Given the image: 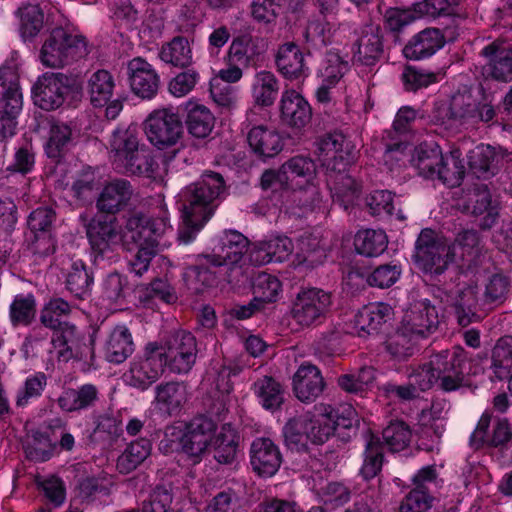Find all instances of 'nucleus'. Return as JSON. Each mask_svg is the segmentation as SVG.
I'll return each instance as SVG.
<instances>
[{"instance_id":"nucleus-1","label":"nucleus","mask_w":512,"mask_h":512,"mask_svg":"<svg viewBox=\"0 0 512 512\" xmlns=\"http://www.w3.org/2000/svg\"><path fill=\"white\" fill-rule=\"evenodd\" d=\"M476 373V369L468 367L464 349L456 346L432 356L428 365L409 375L408 385L389 384L386 386V391L402 399H410L416 396L418 390L425 391L438 381L443 390L453 391L463 384L465 374Z\"/></svg>"},{"instance_id":"nucleus-2","label":"nucleus","mask_w":512,"mask_h":512,"mask_svg":"<svg viewBox=\"0 0 512 512\" xmlns=\"http://www.w3.org/2000/svg\"><path fill=\"white\" fill-rule=\"evenodd\" d=\"M224 180L218 173L206 172L193 184L186 186L178 195L183 225L179 240L188 244L211 218L215 202L224 193Z\"/></svg>"},{"instance_id":"nucleus-3","label":"nucleus","mask_w":512,"mask_h":512,"mask_svg":"<svg viewBox=\"0 0 512 512\" xmlns=\"http://www.w3.org/2000/svg\"><path fill=\"white\" fill-rule=\"evenodd\" d=\"M315 153L321 165L330 172L328 183L332 197L348 209L360 191V185L346 173V168L354 159L353 147L349 146L342 134L335 133L322 137L317 142Z\"/></svg>"},{"instance_id":"nucleus-4","label":"nucleus","mask_w":512,"mask_h":512,"mask_svg":"<svg viewBox=\"0 0 512 512\" xmlns=\"http://www.w3.org/2000/svg\"><path fill=\"white\" fill-rule=\"evenodd\" d=\"M108 147L112 164L119 171L153 180L162 178L159 165L146 145L141 142L136 128L115 129L109 139Z\"/></svg>"},{"instance_id":"nucleus-5","label":"nucleus","mask_w":512,"mask_h":512,"mask_svg":"<svg viewBox=\"0 0 512 512\" xmlns=\"http://www.w3.org/2000/svg\"><path fill=\"white\" fill-rule=\"evenodd\" d=\"M214 431L215 423L207 418L195 419L189 424L175 423L165 429L159 449L164 454L179 452L195 465L209 452Z\"/></svg>"},{"instance_id":"nucleus-6","label":"nucleus","mask_w":512,"mask_h":512,"mask_svg":"<svg viewBox=\"0 0 512 512\" xmlns=\"http://www.w3.org/2000/svg\"><path fill=\"white\" fill-rule=\"evenodd\" d=\"M334 408L319 403L311 411L290 419L283 429L285 442L290 449H304L310 441L323 444L335 431Z\"/></svg>"},{"instance_id":"nucleus-7","label":"nucleus","mask_w":512,"mask_h":512,"mask_svg":"<svg viewBox=\"0 0 512 512\" xmlns=\"http://www.w3.org/2000/svg\"><path fill=\"white\" fill-rule=\"evenodd\" d=\"M283 179L292 189V202L297 206L286 207L293 216L301 217L313 211L321 202V194L315 184L316 166L312 159L296 156L282 165Z\"/></svg>"},{"instance_id":"nucleus-8","label":"nucleus","mask_w":512,"mask_h":512,"mask_svg":"<svg viewBox=\"0 0 512 512\" xmlns=\"http://www.w3.org/2000/svg\"><path fill=\"white\" fill-rule=\"evenodd\" d=\"M146 217L140 213L132 214L126 221L125 229L120 230L116 218L96 216L87 226V236L92 248L103 254L119 245L130 249V243L141 236L138 229L146 223Z\"/></svg>"},{"instance_id":"nucleus-9","label":"nucleus","mask_w":512,"mask_h":512,"mask_svg":"<svg viewBox=\"0 0 512 512\" xmlns=\"http://www.w3.org/2000/svg\"><path fill=\"white\" fill-rule=\"evenodd\" d=\"M87 52V41L83 35L56 28L45 37L39 60L46 67L60 68L84 57Z\"/></svg>"},{"instance_id":"nucleus-10","label":"nucleus","mask_w":512,"mask_h":512,"mask_svg":"<svg viewBox=\"0 0 512 512\" xmlns=\"http://www.w3.org/2000/svg\"><path fill=\"white\" fill-rule=\"evenodd\" d=\"M170 229L168 212L164 207L159 209L156 218L146 219V223L138 229L141 236L138 240L130 243L138 248L134 258L130 260V269L136 275L141 276L148 268L150 261L157 253L158 238Z\"/></svg>"},{"instance_id":"nucleus-11","label":"nucleus","mask_w":512,"mask_h":512,"mask_svg":"<svg viewBox=\"0 0 512 512\" xmlns=\"http://www.w3.org/2000/svg\"><path fill=\"white\" fill-rule=\"evenodd\" d=\"M143 131L149 143L159 150L176 146L184 134L181 119L172 108L153 110L143 122Z\"/></svg>"},{"instance_id":"nucleus-12","label":"nucleus","mask_w":512,"mask_h":512,"mask_svg":"<svg viewBox=\"0 0 512 512\" xmlns=\"http://www.w3.org/2000/svg\"><path fill=\"white\" fill-rule=\"evenodd\" d=\"M481 291L475 279L462 275L455 286L446 292L445 301L453 309L459 325L466 327L480 319L477 307L483 304Z\"/></svg>"},{"instance_id":"nucleus-13","label":"nucleus","mask_w":512,"mask_h":512,"mask_svg":"<svg viewBox=\"0 0 512 512\" xmlns=\"http://www.w3.org/2000/svg\"><path fill=\"white\" fill-rule=\"evenodd\" d=\"M415 261L420 269L440 274L455 258V245L438 238L430 229H424L416 242Z\"/></svg>"},{"instance_id":"nucleus-14","label":"nucleus","mask_w":512,"mask_h":512,"mask_svg":"<svg viewBox=\"0 0 512 512\" xmlns=\"http://www.w3.org/2000/svg\"><path fill=\"white\" fill-rule=\"evenodd\" d=\"M163 354L157 343H148L143 354L130 363L129 370L123 375L124 382L141 390L147 389L163 372Z\"/></svg>"},{"instance_id":"nucleus-15","label":"nucleus","mask_w":512,"mask_h":512,"mask_svg":"<svg viewBox=\"0 0 512 512\" xmlns=\"http://www.w3.org/2000/svg\"><path fill=\"white\" fill-rule=\"evenodd\" d=\"M164 366L174 373H187L195 363L197 345L195 337L186 331L175 333L165 344L160 346Z\"/></svg>"},{"instance_id":"nucleus-16","label":"nucleus","mask_w":512,"mask_h":512,"mask_svg":"<svg viewBox=\"0 0 512 512\" xmlns=\"http://www.w3.org/2000/svg\"><path fill=\"white\" fill-rule=\"evenodd\" d=\"M71 90L70 79L62 73H44L32 89L35 105L43 110H55L65 101Z\"/></svg>"},{"instance_id":"nucleus-17","label":"nucleus","mask_w":512,"mask_h":512,"mask_svg":"<svg viewBox=\"0 0 512 512\" xmlns=\"http://www.w3.org/2000/svg\"><path fill=\"white\" fill-rule=\"evenodd\" d=\"M331 305L329 293L311 288L300 292L294 303L292 316L303 327L319 322L327 313Z\"/></svg>"},{"instance_id":"nucleus-18","label":"nucleus","mask_w":512,"mask_h":512,"mask_svg":"<svg viewBox=\"0 0 512 512\" xmlns=\"http://www.w3.org/2000/svg\"><path fill=\"white\" fill-rule=\"evenodd\" d=\"M352 35L351 51L353 61L364 66H373L383 53L382 37L379 28L365 25L359 29H350Z\"/></svg>"},{"instance_id":"nucleus-19","label":"nucleus","mask_w":512,"mask_h":512,"mask_svg":"<svg viewBox=\"0 0 512 512\" xmlns=\"http://www.w3.org/2000/svg\"><path fill=\"white\" fill-rule=\"evenodd\" d=\"M439 323L438 312L430 301L423 299L412 303L404 312L401 326L411 336H426L432 333Z\"/></svg>"},{"instance_id":"nucleus-20","label":"nucleus","mask_w":512,"mask_h":512,"mask_svg":"<svg viewBox=\"0 0 512 512\" xmlns=\"http://www.w3.org/2000/svg\"><path fill=\"white\" fill-rule=\"evenodd\" d=\"M131 90L142 99H152L158 92L160 78L153 66L141 57L128 62Z\"/></svg>"},{"instance_id":"nucleus-21","label":"nucleus","mask_w":512,"mask_h":512,"mask_svg":"<svg viewBox=\"0 0 512 512\" xmlns=\"http://www.w3.org/2000/svg\"><path fill=\"white\" fill-rule=\"evenodd\" d=\"M481 54L486 58L483 74L495 80H512V47L502 41H494L483 48Z\"/></svg>"},{"instance_id":"nucleus-22","label":"nucleus","mask_w":512,"mask_h":512,"mask_svg":"<svg viewBox=\"0 0 512 512\" xmlns=\"http://www.w3.org/2000/svg\"><path fill=\"white\" fill-rule=\"evenodd\" d=\"M250 463L261 477H271L280 468L282 455L278 446L269 438H256L250 447Z\"/></svg>"},{"instance_id":"nucleus-23","label":"nucleus","mask_w":512,"mask_h":512,"mask_svg":"<svg viewBox=\"0 0 512 512\" xmlns=\"http://www.w3.org/2000/svg\"><path fill=\"white\" fill-rule=\"evenodd\" d=\"M134 196V189L126 179H113L104 184L96 206L100 212L114 215L123 210Z\"/></svg>"},{"instance_id":"nucleus-24","label":"nucleus","mask_w":512,"mask_h":512,"mask_svg":"<svg viewBox=\"0 0 512 512\" xmlns=\"http://www.w3.org/2000/svg\"><path fill=\"white\" fill-rule=\"evenodd\" d=\"M279 112L283 124L297 129L306 126L312 115L309 103L294 89H285L282 92Z\"/></svg>"},{"instance_id":"nucleus-25","label":"nucleus","mask_w":512,"mask_h":512,"mask_svg":"<svg viewBox=\"0 0 512 512\" xmlns=\"http://www.w3.org/2000/svg\"><path fill=\"white\" fill-rule=\"evenodd\" d=\"M391 316L392 308L390 305L382 302L371 303L358 311L353 324L345 332L365 337L376 332Z\"/></svg>"},{"instance_id":"nucleus-26","label":"nucleus","mask_w":512,"mask_h":512,"mask_svg":"<svg viewBox=\"0 0 512 512\" xmlns=\"http://www.w3.org/2000/svg\"><path fill=\"white\" fill-rule=\"evenodd\" d=\"M248 250L247 238L237 231H226L210 255L213 267L238 264Z\"/></svg>"},{"instance_id":"nucleus-27","label":"nucleus","mask_w":512,"mask_h":512,"mask_svg":"<svg viewBox=\"0 0 512 512\" xmlns=\"http://www.w3.org/2000/svg\"><path fill=\"white\" fill-rule=\"evenodd\" d=\"M154 410L162 417L178 415L187 402V389L178 382L160 384L155 389Z\"/></svg>"},{"instance_id":"nucleus-28","label":"nucleus","mask_w":512,"mask_h":512,"mask_svg":"<svg viewBox=\"0 0 512 512\" xmlns=\"http://www.w3.org/2000/svg\"><path fill=\"white\" fill-rule=\"evenodd\" d=\"M294 250L292 241L286 236H270L258 242L250 251V261L256 265L285 261Z\"/></svg>"},{"instance_id":"nucleus-29","label":"nucleus","mask_w":512,"mask_h":512,"mask_svg":"<svg viewBox=\"0 0 512 512\" xmlns=\"http://www.w3.org/2000/svg\"><path fill=\"white\" fill-rule=\"evenodd\" d=\"M324 389L320 370L311 364L301 365L293 377V391L302 402H312Z\"/></svg>"},{"instance_id":"nucleus-30","label":"nucleus","mask_w":512,"mask_h":512,"mask_svg":"<svg viewBox=\"0 0 512 512\" xmlns=\"http://www.w3.org/2000/svg\"><path fill=\"white\" fill-rule=\"evenodd\" d=\"M445 44V37L437 28H427L412 37L403 48V54L410 60H421L434 55Z\"/></svg>"},{"instance_id":"nucleus-31","label":"nucleus","mask_w":512,"mask_h":512,"mask_svg":"<svg viewBox=\"0 0 512 512\" xmlns=\"http://www.w3.org/2000/svg\"><path fill=\"white\" fill-rule=\"evenodd\" d=\"M266 45L263 39L249 34L233 39L228 50V62L242 67L252 65L260 55L265 52Z\"/></svg>"},{"instance_id":"nucleus-32","label":"nucleus","mask_w":512,"mask_h":512,"mask_svg":"<svg viewBox=\"0 0 512 512\" xmlns=\"http://www.w3.org/2000/svg\"><path fill=\"white\" fill-rule=\"evenodd\" d=\"M469 106V95L456 94L450 100L436 103L432 120L446 129L453 128L458 121L470 115Z\"/></svg>"},{"instance_id":"nucleus-33","label":"nucleus","mask_w":512,"mask_h":512,"mask_svg":"<svg viewBox=\"0 0 512 512\" xmlns=\"http://www.w3.org/2000/svg\"><path fill=\"white\" fill-rule=\"evenodd\" d=\"M210 255H198L184 269L182 278L186 288L192 293H200L214 282V272L211 271Z\"/></svg>"},{"instance_id":"nucleus-34","label":"nucleus","mask_w":512,"mask_h":512,"mask_svg":"<svg viewBox=\"0 0 512 512\" xmlns=\"http://www.w3.org/2000/svg\"><path fill=\"white\" fill-rule=\"evenodd\" d=\"M297 263L314 267L321 264L327 256V248L319 232L303 233L296 244Z\"/></svg>"},{"instance_id":"nucleus-35","label":"nucleus","mask_w":512,"mask_h":512,"mask_svg":"<svg viewBox=\"0 0 512 512\" xmlns=\"http://www.w3.org/2000/svg\"><path fill=\"white\" fill-rule=\"evenodd\" d=\"M279 89V80L271 71H256L252 77L250 93L254 104L257 106H272L277 99Z\"/></svg>"},{"instance_id":"nucleus-36","label":"nucleus","mask_w":512,"mask_h":512,"mask_svg":"<svg viewBox=\"0 0 512 512\" xmlns=\"http://www.w3.org/2000/svg\"><path fill=\"white\" fill-rule=\"evenodd\" d=\"M278 71L287 79H300L308 76L304 57L294 43H285L279 47L276 55Z\"/></svg>"},{"instance_id":"nucleus-37","label":"nucleus","mask_w":512,"mask_h":512,"mask_svg":"<svg viewBox=\"0 0 512 512\" xmlns=\"http://www.w3.org/2000/svg\"><path fill=\"white\" fill-rule=\"evenodd\" d=\"M247 139L252 150L262 157H274L283 148L280 134L275 129L264 125L252 127Z\"/></svg>"},{"instance_id":"nucleus-38","label":"nucleus","mask_w":512,"mask_h":512,"mask_svg":"<svg viewBox=\"0 0 512 512\" xmlns=\"http://www.w3.org/2000/svg\"><path fill=\"white\" fill-rule=\"evenodd\" d=\"M347 32H350L349 25H342L335 30L324 17H318L309 21L304 36L308 43L320 48L341 41V37H346Z\"/></svg>"},{"instance_id":"nucleus-39","label":"nucleus","mask_w":512,"mask_h":512,"mask_svg":"<svg viewBox=\"0 0 512 512\" xmlns=\"http://www.w3.org/2000/svg\"><path fill=\"white\" fill-rule=\"evenodd\" d=\"M239 443L240 436L237 431L230 424H224L219 432L214 431V458L219 463H233L240 452Z\"/></svg>"},{"instance_id":"nucleus-40","label":"nucleus","mask_w":512,"mask_h":512,"mask_svg":"<svg viewBox=\"0 0 512 512\" xmlns=\"http://www.w3.org/2000/svg\"><path fill=\"white\" fill-rule=\"evenodd\" d=\"M443 161V154L438 145L421 144L414 149L410 162L419 175L427 179H436L438 166Z\"/></svg>"},{"instance_id":"nucleus-41","label":"nucleus","mask_w":512,"mask_h":512,"mask_svg":"<svg viewBox=\"0 0 512 512\" xmlns=\"http://www.w3.org/2000/svg\"><path fill=\"white\" fill-rule=\"evenodd\" d=\"M134 351L132 335L124 325L116 326L110 333L105 346V357L109 362L122 363Z\"/></svg>"},{"instance_id":"nucleus-42","label":"nucleus","mask_w":512,"mask_h":512,"mask_svg":"<svg viewBox=\"0 0 512 512\" xmlns=\"http://www.w3.org/2000/svg\"><path fill=\"white\" fill-rule=\"evenodd\" d=\"M498 154L490 145L480 144L468 154V164L477 178H488L495 173Z\"/></svg>"},{"instance_id":"nucleus-43","label":"nucleus","mask_w":512,"mask_h":512,"mask_svg":"<svg viewBox=\"0 0 512 512\" xmlns=\"http://www.w3.org/2000/svg\"><path fill=\"white\" fill-rule=\"evenodd\" d=\"M95 386L86 384L78 390H65L58 398V404L63 411L74 412L92 406L97 400Z\"/></svg>"},{"instance_id":"nucleus-44","label":"nucleus","mask_w":512,"mask_h":512,"mask_svg":"<svg viewBox=\"0 0 512 512\" xmlns=\"http://www.w3.org/2000/svg\"><path fill=\"white\" fill-rule=\"evenodd\" d=\"M388 239L383 230L364 229L357 232L354 238L356 251L367 257H377L387 248Z\"/></svg>"},{"instance_id":"nucleus-45","label":"nucleus","mask_w":512,"mask_h":512,"mask_svg":"<svg viewBox=\"0 0 512 512\" xmlns=\"http://www.w3.org/2000/svg\"><path fill=\"white\" fill-rule=\"evenodd\" d=\"M215 117L204 105L194 104L188 109L186 126L188 132L196 138H205L213 130Z\"/></svg>"},{"instance_id":"nucleus-46","label":"nucleus","mask_w":512,"mask_h":512,"mask_svg":"<svg viewBox=\"0 0 512 512\" xmlns=\"http://www.w3.org/2000/svg\"><path fill=\"white\" fill-rule=\"evenodd\" d=\"M472 213L479 218L482 228H490L498 218V206L492 203L490 192L486 187L478 188L471 198Z\"/></svg>"},{"instance_id":"nucleus-47","label":"nucleus","mask_w":512,"mask_h":512,"mask_svg":"<svg viewBox=\"0 0 512 512\" xmlns=\"http://www.w3.org/2000/svg\"><path fill=\"white\" fill-rule=\"evenodd\" d=\"M151 453V443L147 439L132 442L118 457L117 469L128 474L136 469Z\"/></svg>"},{"instance_id":"nucleus-48","label":"nucleus","mask_w":512,"mask_h":512,"mask_svg":"<svg viewBox=\"0 0 512 512\" xmlns=\"http://www.w3.org/2000/svg\"><path fill=\"white\" fill-rule=\"evenodd\" d=\"M115 83L112 75L106 70L94 72L88 80V92L94 106L107 104L112 96Z\"/></svg>"},{"instance_id":"nucleus-49","label":"nucleus","mask_w":512,"mask_h":512,"mask_svg":"<svg viewBox=\"0 0 512 512\" xmlns=\"http://www.w3.org/2000/svg\"><path fill=\"white\" fill-rule=\"evenodd\" d=\"M159 57L165 63L186 67L192 63V50L188 40L184 37H175L162 46Z\"/></svg>"},{"instance_id":"nucleus-50","label":"nucleus","mask_w":512,"mask_h":512,"mask_svg":"<svg viewBox=\"0 0 512 512\" xmlns=\"http://www.w3.org/2000/svg\"><path fill=\"white\" fill-rule=\"evenodd\" d=\"M461 156L462 152L459 148H452L449 154L443 155V161L438 166L439 175L436 179L449 186L459 185L465 173Z\"/></svg>"},{"instance_id":"nucleus-51","label":"nucleus","mask_w":512,"mask_h":512,"mask_svg":"<svg viewBox=\"0 0 512 512\" xmlns=\"http://www.w3.org/2000/svg\"><path fill=\"white\" fill-rule=\"evenodd\" d=\"M254 394L266 410H276L283 402V391L273 378L265 376L254 383Z\"/></svg>"},{"instance_id":"nucleus-52","label":"nucleus","mask_w":512,"mask_h":512,"mask_svg":"<svg viewBox=\"0 0 512 512\" xmlns=\"http://www.w3.org/2000/svg\"><path fill=\"white\" fill-rule=\"evenodd\" d=\"M72 139L71 128L62 122H54L50 126L45 151L48 157L58 158L69 147Z\"/></svg>"},{"instance_id":"nucleus-53","label":"nucleus","mask_w":512,"mask_h":512,"mask_svg":"<svg viewBox=\"0 0 512 512\" xmlns=\"http://www.w3.org/2000/svg\"><path fill=\"white\" fill-rule=\"evenodd\" d=\"M16 221L15 204L9 199H0V260H4L12 249L7 236L11 232Z\"/></svg>"},{"instance_id":"nucleus-54","label":"nucleus","mask_w":512,"mask_h":512,"mask_svg":"<svg viewBox=\"0 0 512 512\" xmlns=\"http://www.w3.org/2000/svg\"><path fill=\"white\" fill-rule=\"evenodd\" d=\"M55 333L51 340L53 348L57 351V355L64 361L70 359L73 355V349L78 342V336L75 326L64 323L54 329Z\"/></svg>"},{"instance_id":"nucleus-55","label":"nucleus","mask_w":512,"mask_h":512,"mask_svg":"<svg viewBox=\"0 0 512 512\" xmlns=\"http://www.w3.org/2000/svg\"><path fill=\"white\" fill-rule=\"evenodd\" d=\"M383 460V448L380 440L374 435L367 438L364 461L361 467V474L365 479L375 477L381 470Z\"/></svg>"},{"instance_id":"nucleus-56","label":"nucleus","mask_w":512,"mask_h":512,"mask_svg":"<svg viewBox=\"0 0 512 512\" xmlns=\"http://www.w3.org/2000/svg\"><path fill=\"white\" fill-rule=\"evenodd\" d=\"M18 13L22 37L32 39L43 27V12L38 5L29 4L21 7Z\"/></svg>"},{"instance_id":"nucleus-57","label":"nucleus","mask_w":512,"mask_h":512,"mask_svg":"<svg viewBox=\"0 0 512 512\" xmlns=\"http://www.w3.org/2000/svg\"><path fill=\"white\" fill-rule=\"evenodd\" d=\"M492 366L498 378L506 376L512 368V337L498 340L492 352Z\"/></svg>"},{"instance_id":"nucleus-58","label":"nucleus","mask_w":512,"mask_h":512,"mask_svg":"<svg viewBox=\"0 0 512 512\" xmlns=\"http://www.w3.org/2000/svg\"><path fill=\"white\" fill-rule=\"evenodd\" d=\"M47 384L46 375L42 372L28 376L23 387L18 391L16 404L19 407L28 405L32 400L39 398Z\"/></svg>"},{"instance_id":"nucleus-59","label":"nucleus","mask_w":512,"mask_h":512,"mask_svg":"<svg viewBox=\"0 0 512 512\" xmlns=\"http://www.w3.org/2000/svg\"><path fill=\"white\" fill-rule=\"evenodd\" d=\"M510 287L509 279L503 274L491 275L484 290L481 291L483 304L502 303L508 294Z\"/></svg>"},{"instance_id":"nucleus-60","label":"nucleus","mask_w":512,"mask_h":512,"mask_svg":"<svg viewBox=\"0 0 512 512\" xmlns=\"http://www.w3.org/2000/svg\"><path fill=\"white\" fill-rule=\"evenodd\" d=\"M36 303L33 295H18L10 306V317L14 324L28 325L35 317Z\"/></svg>"},{"instance_id":"nucleus-61","label":"nucleus","mask_w":512,"mask_h":512,"mask_svg":"<svg viewBox=\"0 0 512 512\" xmlns=\"http://www.w3.org/2000/svg\"><path fill=\"white\" fill-rule=\"evenodd\" d=\"M70 313L69 304L63 299H51L42 309L40 320L45 327L57 329L64 324L62 318Z\"/></svg>"},{"instance_id":"nucleus-62","label":"nucleus","mask_w":512,"mask_h":512,"mask_svg":"<svg viewBox=\"0 0 512 512\" xmlns=\"http://www.w3.org/2000/svg\"><path fill=\"white\" fill-rule=\"evenodd\" d=\"M383 439L392 451H401L409 444L411 431L403 422H394L383 430Z\"/></svg>"},{"instance_id":"nucleus-63","label":"nucleus","mask_w":512,"mask_h":512,"mask_svg":"<svg viewBox=\"0 0 512 512\" xmlns=\"http://www.w3.org/2000/svg\"><path fill=\"white\" fill-rule=\"evenodd\" d=\"M280 289L279 280L267 273H259L253 283L254 294L259 300L265 302L275 301Z\"/></svg>"},{"instance_id":"nucleus-64","label":"nucleus","mask_w":512,"mask_h":512,"mask_svg":"<svg viewBox=\"0 0 512 512\" xmlns=\"http://www.w3.org/2000/svg\"><path fill=\"white\" fill-rule=\"evenodd\" d=\"M91 284V278L87 273L82 261H75L71 265V270L67 276V288L77 297H82Z\"/></svg>"}]
</instances>
